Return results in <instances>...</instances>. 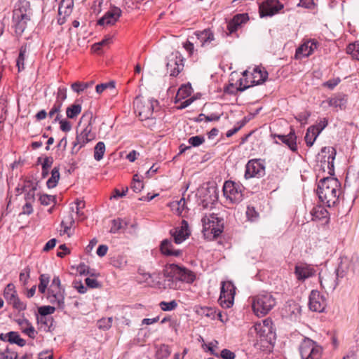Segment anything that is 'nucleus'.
Listing matches in <instances>:
<instances>
[{
	"instance_id": "1",
	"label": "nucleus",
	"mask_w": 359,
	"mask_h": 359,
	"mask_svg": "<svg viewBox=\"0 0 359 359\" xmlns=\"http://www.w3.org/2000/svg\"><path fill=\"white\" fill-rule=\"evenodd\" d=\"M335 155L336 151L332 148V153L327 158L329 173L331 177L321 179L318 182L317 189L319 200L328 207H333L338 203L341 193V183L337 178L333 177L334 175V160Z\"/></svg>"
},
{
	"instance_id": "2",
	"label": "nucleus",
	"mask_w": 359,
	"mask_h": 359,
	"mask_svg": "<svg viewBox=\"0 0 359 359\" xmlns=\"http://www.w3.org/2000/svg\"><path fill=\"white\" fill-rule=\"evenodd\" d=\"M276 304V298L269 292H263L252 297V310L258 317L266 316Z\"/></svg>"
},
{
	"instance_id": "3",
	"label": "nucleus",
	"mask_w": 359,
	"mask_h": 359,
	"mask_svg": "<svg viewBox=\"0 0 359 359\" xmlns=\"http://www.w3.org/2000/svg\"><path fill=\"white\" fill-rule=\"evenodd\" d=\"M92 119L93 114L90 111H86L82 115L80 123L87 121L88 125L80 133L77 134L74 147L79 145L80 149L95 138V134L92 132Z\"/></svg>"
},
{
	"instance_id": "4",
	"label": "nucleus",
	"mask_w": 359,
	"mask_h": 359,
	"mask_svg": "<svg viewBox=\"0 0 359 359\" xmlns=\"http://www.w3.org/2000/svg\"><path fill=\"white\" fill-rule=\"evenodd\" d=\"M299 349L302 359H320L323 352L320 346L306 337L301 342Z\"/></svg>"
},
{
	"instance_id": "5",
	"label": "nucleus",
	"mask_w": 359,
	"mask_h": 359,
	"mask_svg": "<svg viewBox=\"0 0 359 359\" xmlns=\"http://www.w3.org/2000/svg\"><path fill=\"white\" fill-rule=\"evenodd\" d=\"M202 222L205 236H209L211 234L213 238H217L223 231V224L217 215L212 214L205 216L202 219Z\"/></svg>"
},
{
	"instance_id": "6",
	"label": "nucleus",
	"mask_w": 359,
	"mask_h": 359,
	"mask_svg": "<svg viewBox=\"0 0 359 359\" xmlns=\"http://www.w3.org/2000/svg\"><path fill=\"white\" fill-rule=\"evenodd\" d=\"M154 104H158V101L154 99L142 100L139 97H136L134 101L135 112L138 114L142 120L149 119L151 117Z\"/></svg>"
},
{
	"instance_id": "7",
	"label": "nucleus",
	"mask_w": 359,
	"mask_h": 359,
	"mask_svg": "<svg viewBox=\"0 0 359 359\" xmlns=\"http://www.w3.org/2000/svg\"><path fill=\"white\" fill-rule=\"evenodd\" d=\"M236 287L230 281H224L222 283L220 296L219 302L223 308H230L234 300L236 294Z\"/></svg>"
},
{
	"instance_id": "8",
	"label": "nucleus",
	"mask_w": 359,
	"mask_h": 359,
	"mask_svg": "<svg viewBox=\"0 0 359 359\" xmlns=\"http://www.w3.org/2000/svg\"><path fill=\"white\" fill-rule=\"evenodd\" d=\"M236 287L230 281H224L222 283L220 296L219 302L223 308H230L234 300L236 294Z\"/></svg>"
},
{
	"instance_id": "9",
	"label": "nucleus",
	"mask_w": 359,
	"mask_h": 359,
	"mask_svg": "<svg viewBox=\"0 0 359 359\" xmlns=\"http://www.w3.org/2000/svg\"><path fill=\"white\" fill-rule=\"evenodd\" d=\"M359 269L358 257L355 255L351 257H343L341 259V262L337 269V274L341 275V278L347 273H354Z\"/></svg>"
},
{
	"instance_id": "10",
	"label": "nucleus",
	"mask_w": 359,
	"mask_h": 359,
	"mask_svg": "<svg viewBox=\"0 0 359 359\" xmlns=\"http://www.w3.org/2000/svg\"><path fill=\"white\" fill-rule=\"evenodd\" d=\"M224 196L231 202L238 203L243 200L242 186L232 181H226L223 187Z\"/></svg>"
},
{
	"instance_id": "11",
	"label": "nucleus",
	"mask_w": 359,
	"mask_h": 359,
	"mask_svg": "<svg viewBox=\"0 0 359 359\" xmlns=\"http://www.w3.org/2000/svg\"><path fill=\"white\" fill-rule=\"evenodd\" d=\"M341 277V275L337 274V270L336 269L333 272L325 271H321L319 273V279L321 287L326 291H334L338 285V278Z\"/></svg>"
},
{
	"instance_id": "12",
	"label": "nucleus",
	"mask_w": 359,
	"mask_h": 359,
	"mask_svg": "<svg viewBox=\"0 0 359 359\" xmlns=\"http://www.w3.org/2000/svg\"><path fill=\"white\" fill-rule=\"evenodd\" d=\"M4 297L7 301V302L9 304L12 305V306L15 309L19 311H24L26 309L27 305L25 303L20 301V299L18 297L13 284L10 283L7 285L4 292Z\"/></svg>"
},
{
	"instance_id": "13",
	"label": "nucleus",
	"mask_w": 359,
	"mask_h": 359,
	"mask_svg": "<svg viewBox=\"0 0 359 359\" xmlns=\"http://www.w3.org/2000/svg\"><path fill=\"white\" fill-rule=\"evenodd\" d=\"M46 299L48 302L56 305L60 309H64L65 307V289L49 287L47 290Z\"/></svg>"
},
{
	"instance_id": "14",
	"label": "nucleus",
	"mask_w": 359,
	"mask_h": 359,
	"mask_svg": "<svg viewBox=\"0 0 359 359\" xmlns=\"http://www.w3.org/2000/svg\"><path fill=\"white\" fill-rule=\"evenodd\" d=\"M265 173L264 166L258 160H250L245 166V178L261 177Z\"/></svg>"
},
{
	"instance_id": "15",
	"label": "nucleus",
	"mask_w": 359,
	"mask_h": 359,
	"mask_svg": "<svg viewBox=\"0 0 359 359\" xmlns=\"http://www.w3.org/2000/svg\"><path fill=\"white\" fill-rule=\"evenodd\" d=\"M309 306L315 312H323L326 306V300L317 290H312L309 295Z\"/></svg>"
},
{
	"instance_id": "16",
	"label": "nucleus",
	"mask_w": 359,
	"mask_h": 359,
	"mask_svg": "<svg viewBox=\"0 0 359 359\" xmlns=\"http://www.w3.org/2000/svg\"><path fill=\"white\" fill-rule=\"evenodd\" d=\"M283 8V5L277 0H266L259 6L261 17L272 16Z\"/></svg>"
},
{
	"instance_id": "17",
	"label": "nucleus",
	"mask_w": 359,
	"mask_h": 359,
	"mask_svg": "<svg viewBox=\"0 0 359 359\" xmlns=\"http://www.w3.org/2000/svg\"><path fill=\"white\" fill-rule=\"evenodd\" d=\"M174 273L177 280L181 282V287L184 283H191L195 280L194 273L184 267L177 264H172Z\"/></svg>"
},
{
	"instance_id": "18",
	"label": "nucleus",
	"mask_w": 359,
	"mask_h": 359,
	"mask_svg": "<svg viewBox=\"0 0 359 359\" xmlns=\"http://www.w3.org/2000/svg\"><path fill=\"white\" fill-rule=\"evenodd\" d=\"M253 80L251 81V85H243V79L240 80L239 86L238 90L239 91H244L250 86L263 83L268 77V73L266 71H262L259 67H255L252 72Z\"/></svg>"
},
{
	"instance_id": "19",
	"label": "nucleus",
	"mask_w": 359,
	"mask_h": 359,
	"mask_svg": "<svg viewBox=\"0 0 359 359\" xmlns=\"http://www.w3.org/2000/svg\"><path fill=\"white\" fill-rule=\"evenodd\" d=\"M188 222L182 220L180 227L175 228L170 231V233L174 238L176 244H180L184 241L190 235Z\"/></svg>"
},
{
	"instance_id": "20",
	"label": "nucleus",
	"mask_w": 359,
	"mask_h": 359,
	"mask_svg": "<svg viewBox=\"0 0 359 359\" xmlns=\"http://www.w3.org/2000/svg\"><path fill=\"white\" fill-rule=\"evenodd\" d=\"M183 58L179 53L172 55L167 62V69L172 76H177L183 69Z\"/></svg>"
},
{
	"instance_id": "21",
	"label": "nucleus",
	"mask_w": 359,
	"mask_h": 359,
	"mask_svg": "<svg viewBox=\"0 0 359 359\" xmlns=\"http://www.w3.org/2000/svg\"><path fill=\"white\" fill-rule=\"evenodd\" d=\"M121 10L116 6L111 8L97 22L101 26L114 25L121 15Z\"/></svg>"
},
{
	"instance_id": "22",
	"label": "nucleus",
	"mask_w": 359,
	"mask_h": 359,
	"mask_svg": "<svg viewBox=\"0 0 359 359\" xmlns=\"http://www.w3.org/2000/svg\"><path fill=\"white\" fill-rule=\"evenodd\" d=\"M30 4L27 0H18L15 4L13 11V17L18 19L19 18H31Z\"/></svg>"
},
{
	"instance_id": "23",
	"label": "nucleus",
	"mask_w": 359,
	"mask_h": 359,
	"mask_svg": "<svg viewBox=\"0 0 359 359\" xmlns=\"http://www.w3.org/2000/svg\"><path fill=\"white\" fill-rule=\"evenodd\" d=\"M163 274L165 283L170 289H181V282L178 281L175 277L172 264L165 266L163 270Z\"/></svg>"
},
{
	"instance_id": "24",
	"label": "nucleus",
	"mask_w": 359,
	"mask_h": 359,
	"mask_svg": "<svg viewBox=\"0 0 359 359\" xmlns=\"http://www.w3.org/2000/svg\"><path fill=\"white\" fill-rule=\"evenodd\" d=\"M195 34L201 47H208L210 45H217L215 35L210 29H205L203 31L196 32H195Z\"/></svg>"
},
{
	"instance_id": "25",
	"label": "nucleus",
	"mask_w": 359,
	"mask_h": 359,
	"mask_svg": "<svg viewBox=\"0 0 359 359\" xmlns=\"http://www.w3.org/2000/svg\"><path fill=\"white\" fill-rule=\"evenodd\" d=\"M317 48V43L314 40H309L302 44L295 53V57L301 59L311 55Z\"/></svg>"
},
{
	"instance_id": "26",
	"label": "nucleus",
	"mask_w": 359,
	"mask_h": 359,
	"mask_svg": "<svg viewBox=\"0 0 359 359\" xmlns=\"http://www.w3.org/2000/svg\"><path fill=\"white\" fill-rule=\"evenodd\" d=\"M254 327L260 337L268 339L273 334L272 322L270 319H265L262 323H255Z\"/></svg>"
},
{
	"instance_id": "27",
	"label": "nucleus",
	"mask_w": 359,
	"mask_h": 359,
	"mask_svg": "<svg viewBox=\"0 0 359 359\" xmlns=\"http://www.w3.org/2000/svg\"><path fill=\"white\" fill-rule=\"evenodd\" d=\"M161 251L162 254L166 256L180 257L182 251L180 249H175L171 240L165 239L161 242Z\"/></svg>"
},
{
	"instance_id": "28",
	"label": "nucleus",
	"mask_w": 359,
	"mask_h": 359,
	"mask_svg": "<svg viewBox=\"0 0 359 359\" xmlns=\"http://www.w3.org/2000/svg\"><path fill=\"white\" fill-rule=\"evenodd\" d=\"M277 137L281 140L284 144L288 146V147L292 151H295L297 149V137L294 130H291L288 135H278Z\"/></svg>"
},
{
	"instance_id": "29",
	"label": "nucleus",
	"mask_w": 359,
	"mask_h": 359,
	"mask_svg": "<svg viewBox=\"0 0 359 359\" xmlns=\"http://www.w3.org/2000/svg\"><path fill=\"white\" fill-rule=\"evenodd\" d=\"M315 271L313 268L306 264L295 266V273L299 280H304L313 276Z\"/></svg>"
},
{
	"instance_id": "30",
	"label": "nucleus",
	"mask_w": 359,
	"mask_h": 359,
	"mask_svg": "<svg viewBox=\"0 0 359 359\" xmlns=\"http://www.w3.org/2000/svg\"><path fill=\"white\" fill-rule=\"evenodd\" d=\"M30 18H19L18 19L13 17V27L14 28L15 34L21 36L27 27V23L30 22Z\"/></svg>"
},
{
	"instance_id": "31",
	"label": "nucleus",
	"mask_w": 359,
	"mask_h": 359,
	"mask_svg": "<svg viewBox=\"0 0 359 359\" xmlns=\"http://www.w3.org/2000/svg\"><path fill=\"white\" fill-rule=\"evenodd\" d=\"M330 107L336 108L337 109H344L347 102L346 96L343 94H338L327 100Z\"/></svg>"
},
{
	"instance_id": "32",
	"label": "nucleus",
	"mask_w": 359,
	"mask_h": 359,
	"mask_svg": "<svg viewBox=\"0 0 359 359\" xmlns=\"http://www.w3.org/2000/svg\"><path fill=\"white\" fill-rule=\"evenodd\" d=\"M311 215L312 220H321L327 218L328 212L323 206L316 205L311 210Z\"/></svg>"
},
{
	"instance_id": "33",
	"label": "nucleus",
	"mask_w": 359,
	"mask_h": 359,
	"mask_svg": "<svg viewBox=\"0 0 359 359\" xmlns=\"http://www.w3.org/2000/svg\"><path fill=\"white\" fill-rule=\"evenodd\" d=\"M128 225V222L125 219H123L121 218H117V219H113L112 225H111V227L109 231L111 233H116L120 230H126Z\"/></svg>"
},
{
	"instance_id": "34",
	"label": "nucleus",
	"mask_w": 359,
	"mask_h": 359,
	"mask_svg": "<svg viewBox=\"0 0 359 359\" xmlns=\"http://www.w3.org/2000/svg\"><path fill=\"white\" fill-rule=\"evenodd\" d=\"M72 2L70 0H62L59 6L58 14L62 15L64 14L63 18L65 16H69L72 13Z\"/></svg>"
},
{
	"instance_id": "35",
	"label": "nucleus",
	"mask_w": 359,
	"mask_h": 359,
	"mask_svg": "<svg viewBox=\"0 0 359 359\" xmlns=\"http://www.w3.org/2000/svg\"><path fill=\"white\" fill-rule=\"evenodd\" d=\"M60 176V168L58 167H54L51 171V177L46 182L48 189H53L57 186Z\"/></svg>"
},
{
	"instance_id": "36",
	"label": "nucleus",
	"mask_w": 359,
	"mask_h": 359,
	"mask_svg": "<svg viewBox=\"0 0 359 359\" xmlns=\"http://www.w3.org/2000/svg\"><path fill=\"white\" fill-rule=\"evenodd\" d=\"M82 107L80 104H73L69 106L66 109L67 117L71 119L76 118L81 112Z\"/></svg>"
},
{
	"instance_id": "37",
	"label": "nucleus",
	"mask_w": 359,
	"mask_h": 359,
	"mask_svg": "<svg viewBox=\"0 0 359 359\" xmlns=\"http://www.w3.org/2000/svg\"><path fill=\"white\" fill-rule=\"evenodd\" d=\"M315 127H309L307 129L304 138L306 145L308 147H311L313 144L318 136L319 135V132L315 131Z\"/></svg>"
},
{
	"instance_id": "38",
	"label": "nucleus",
	"mask_w": 359,
	"mask_h": 359,
	"mask_svg": "<svg viewBox=\"0 0 359 359\" xmlns=\"http://www.w3.org/2000/svg\"><path fill=\"white\" fill-rule=\"evenodd\" d=\"M8 341L11 344H15L21 347L26 344L25 340L20 337L18 332L14 331L8 332Z\"/></svg>"
},
{
	"instance_id": "39",
	"label": "nucleus",
	"mask_w": 359,
	"mask_h": 359,
	"mask_svg": "<svg viewBox=\"0 0 359 359\" xmlns=\"http://www.w3.org/2000/svg\"><path fill=\"white\" fill-rule=\"evenodd\" d=\"M93 85V81L90 82H75L73 83L71 86V88L73 91L76 92V93L79 94L84 91L86 89L92 87Z\"/></svg>"
},
{
	"instance_id": "40",
	"label": "nucleus",
	"mask_w": 359,
	"mask_h": 359,
	"mask_svg": "<svg viewBox=\"0 0 359 359\" xmlns=\"http://www.w3.org/2000/svg\"><path fill=\"white\" fill-rule=\"evenodd\" d=\"M105 152V144L103 142H99L97 143L94 148V158L100 161L103 158Z\"/></svg>"
},
{
	"instance_id": "41",
	"label": "nucleus",
	"mask_w": 359,
	"mask_h": 359,
	"mask_svg": "<svg viewBox=\"0 0 359 359\" xmlns=\"http://www.w3.org/2000/svg\"><path fill=\"white\" fill-rule=\"evenodd\" d=\"M197 313L201 316H203L211 319H215L216 318V310L212 307H201L197 311Z\"/></svg>"
},
{
	"instance_id": "42",
	"label": "nucleus",
	"mask_w": 359,
	"mask_h": 359,
	"mask_svg": "<svg viewBox=\"0 0 359 359\" xmlns=\"http://www.w3.org/2000/svg\"><path fill=\"white\" fill-rule=\"evenodd\" d=\"M55 311V308L51 306H43L39 308V313L41 316V321L43 322V320L44 319L45 320L43 321V323L46 324L47 323L46 316L53 313Z\"/></svg>"
},
{
	"instance_id": "43",
	"label": "nucleus",
	"mask_w": 359,
	"mask_h": 359,
	"mask_svg": "<svg viewBox=\"0 0 359 359\" xmlns=\"http://www.w3.org/2000/svg\"><path fill=\"white\" fill-rule=\"evenodd\" d=\"M39 281L38 285L39 291L44 294L50 282V276L48 274H41L39 277Z\"/></svg>"
},
{
	"instance_id": "44",
	"label": "nucleus",
	"mask_w": 359,
	"mask_h": 359,
	"mask_svg": "<svg viewBox=\"0 0 359 359\" xmlns=\"http://www.w3.org/2000/svg\"><path fill=\"white\" fill-rule=\"evenodd\" d=\"M27 52V48L25 46H22L20 49V53L16 61V65L18 68V71L20 72L25 69V53Z\"/></svg>"
},
{
	"instance_id": "45",
	"label": "nucleus",
	"mask_w": 359,
	"mask_h": 359,
	"mask_svg": "<svg viewBox=\"0 0 359 359\" xmlns=\"http://www.w3.org/2000/svg\"><path fill=\"white\" fill-rule=\"evenodd\" d=\"M61 107L62 106L60 105V103H54L53 106L52 107L51 109L48 113V116L50 118H53V116L56 115L54 119V122L60 121L61 116V115L60 114Z\"/></svg>"
},
{
	"instance_id": "46",
	"label": "nucleus",
	"mask_w": 359,
	"mask_h": 359,
	"mask_svg": "<svg viewBox=\"0 0 359 359\" xmlns=\"http://www.w3.org/2000/svg\"><path fill=\"white\" fill-rule=\"evenodd\" d=\"M53 160L51 157H46L42 163V177L45 178L48 175V170L51 167Z\"/></svg>"
},
{
	"instance_id": "47",
	"label": "nucleus",
	"mask_w": 359,
	"mask_h": 359,
	"mask_svg": "<svg viewBox=\"0 0 359 359\" xmlns=\"http://www.w3.org/2000/svg\"><path fill=\"white\" fill-rule=\"evenodd\" d=\"M67 88L65 87H59L55 103H60V105L62 106L63 102L67 99Z\"/></svg>"
},
{
	"instance_id": "48",
	"label": "nucleus",
	"mask_w": 359,
	"mask_h": 359,
	"mask_svg": "<svg viewBox=\"0 0 359 359\" xmlns=\"http://www.w3.org/2000/svg\"><path fill=\"white\" fill-rule=\"evenodd\" d=\"M74 223L72 215H69L65 220H62L61 225L64 227L63 233H67L69 236V231Z\"/></svg>"
},
{
	"instance_id": "49",
	"label": "nucleus",
	"mask_w": 359,
	"mask_h": 359,
	"mask_svg": "<svg viewBox=\"0 0 359 359\" xmlns=\"http://www.w3.org/2000/svg\"><path fill=\"white\" fill-rule=\"evenodd\" d=\"M112 41V37L110 36H106L104 39L101 41L93 44L92 48L95 52H97L100 50L102 46H108Z\"/></svg>"
},
{
	"instance_id": "50",
	"label": "nucleus",
	"mask_w": 359,
	"mask_h": 359,
	"mask_svg": "<svg viewBox=\"0 0 359 359\" xmlns=\"http://www.w3.org/2000/svg\"><path fill=\"white\" fill-rule=\"evenodd\" d=\"M246 216L250 221L254 222L259 218V213L256 211L254 207L248 206L246 210Z\"/></svg>"
},
{
	"instance_id": "51",
	"label": "nucleus",
	"mask_w": 359,
	"mask_h": 359,
	"mask_svg": "<svg viewBox=\"0 0 359 359\" xmlns=\"http://www.w3.org/2000/svg\"><path fill=\"white\" fill-rule=\"evenodd\" d=\"M205 142L203 136L196 135L189 138L188 142L191 147H198Z\"/></svg>"
},
{
	"instance_id": "52",
	"label": "nucleus",
	"mask_w": 359,
	"mask_h": 359,
	"mask_svg": "<svg viewBox=\"0 0 359 359\" xmlns=\"http://www.w3.org/2000/svg\"><path fill=\"white\" fill-rule=\"evenodd\" d=\"M177 306V303L175 300L167 302H161L160 303L161 309L164 311H168L174 310Z\"/></svg>"
},
{
	"instance_id": "53",
	"label": "nucleus",
	"mask_w": 359,
	"mask_h": 359,
	"mask_svg": "<svg viewBox=\"0 0 359 359\" xmlns=\"http://www.w3.org/2000/svg\"><path fill=\"white\" fill-rule=\"evenodd\" d=\"M112 318H102L97 321V327L100 329L108 330L111 327Z\"/></svg>"
},
{
	"instance_id": "54",
	"label": "nucleus",
	"mask_w": 359,
	"mask_h": 359,
	"mask_svg": "<svg viewBox=\"0 0 359 359\" xmlns=\"http://www.w3.org/2000/svg\"><path fill=\"white\" fill-rule=\"evenodd\" d=\"M55 196L48 194H42L39 197V201L43 205H48L51 203H55Z\"/></svg>"
},
{
	"instance_id": "55",
	"label": "nucleus",
	"mask_w": 359,
	"mask_h": 359,
	"mask_svg": "<svg viewBox=\"0 0 359 359\" xmlns=\"http://www.w3.org/2000/svg\"><path fill=\"white\" fill-rule=\"evenodd\" d=\"M30 276V269L29 266L25 267L20 273V281L26 285Z\"/></svg>"
},
{
	"instance_id": "56",
	"label": "nucleus",
	"mask_w": 359,
	"mask_h": 359,
	"mask_svg": "<svg viewBox=\"0 0 359 359\" xmlns=\"http://www.w3.org/2000/svg\"><path fill=\"white\" fill-rule=\"evenodd\" d=\"M311 116V112L309 111H304L298 114V115L295 117V118L301 123V124H306L309 118Z\"/></svg>"
},
{
	"instance_id": "57",
	"label": "nucleus",
	"mask_w": 359,
	"mask_h": 359,
	"mask_svg": "<svg viewBox=\"0 0 359 359\" xmlns=\"http://www.w3.org/2000/svg\"><path fill=\"white\" fill-rule=\"evenodd\" d=\"M114 87H115V83L114 81H110L108 83H101V84L97 85L95 89H96V92L98 94H100L104 91V90H105L108 88H114Z\"/></svg>"
},
{
	"instance_id": "58",
	"label": "nucleus",
	"mask_w": 359,
	"mask_h": 359,
	"mask_svg": "<svg viewBox=\"0 0 359 359\" xmlns=\"http://www.w3.org/2000/svg\"><path fill=\"white\" fill-rule=\"evenodd\" d=\"M232 19L237 20L238 26L240 27L243 23L246 22L249 18L247 13H242L236 15Z\"/></svg>"
},
{
	"instance_id": "59",
	"label": "nucleus",
	"mask_w": 359,
	"mask_h": 359,
	"mask_svg": "<svg viewBox=\"0 0 359 359\" xmlns=\"http://www.w3.org/2000/svg\"><path fill=\"white\" fill-rule=\"evenodd\" d=\"M297 6L305 8L312 9L316 5L313 0H300Z\"/></svg>"
},
{
	"instance_id": "60",
	"label": "nucleus",
	"mask_w": 359,
	"mask_h": 359,
	"mask_svg": "<svg viewBox=\"0 0 359 359\" xmlns=\"http://www.w3.org/2000/svg\"><path fill=\"white\" fill-rule=\"evenodd\" d=\"M86 284L90 288H99L100 287V283L94 278H86L85 280Z\"/></svg>"
},
{
	"instance_id": "61",
	"label": "nucleus",
	"mask_w": 359,
	"mask_h": 359,
	"mask_svg": "<svg viewBox=\"0 0 359 359\" xmlns=\"http://www.w3.org/2000/svg\"><path fill=\"white\" fill-rule=\"evenodd\" d=\"M77 272L80 275H88L90 274V267L85 264H80L76 268Z\"/></svg>"
},
{
	"instance_id": "62",
	"label": "nucleus",
	"mask_w": 359,
	"mask_h": 359,
	"mask_svg": "<svg viewBox=\"0 0 359 359\" xmlns=\"http://www.w3.org/2000/svg\"><path fill=\"white\" fill-rule=\"evenodd\" d=\"M60 125V129L63 132H69L72 129V125L69 121L62 119L58 121Z\"/></svg>"
},
{
	"instance_id": "63",
	"label": "nucleus",
	"mask_w": 359,
	"mask_h": 359,
	"mask_svg": "<svg viewBox=\"0 0 359 359\" xmlns=\"http://www.w3.org/2000/svg\"><path fill=\"white\" fill-rule=\"evenodd\" d=\"M237 20H233L231 19L228 25H227V29L229 31L230 33H233L238 29V22L236 21Z\"/></svg>"
},
{
	"instance_id": "64",
	"label": "nucleus",
	"mask_w": 359,
	"mask_h": 359,
	"mask_svg": "<svg viewBox=\"0 0 359 359\" xmlns=\"http://www.w3.org/2000/svg\"><path fill=\"white\" fill-rule=\"evenodd\" d=\"M221 356L223 359H234L235 353L228 349H223L221 352Z\"/></svg>"
}]
</instances>
